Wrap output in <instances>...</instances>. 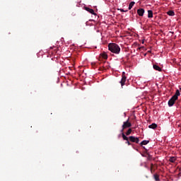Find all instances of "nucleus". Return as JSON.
I'll return each instance as SVG.
<instances>
[{
  "label": "nucleus",
  "mask_w": 181,
  "mask_h": 181,
  "mask_svg": "<svg viewBox=\"0 0 181 181\" xmlns=\"http://www.w3.org/2000/svg\"><path fill=\"white\" fill-rule=\"evenodd\" d=\"M167 15H169V16H175V11H169L167 12Z\"/></svg>",
  "instance_id": "nucleus-12"
},
{
  "label": "nucleus",
  "mask_w": 181,
  "mask_h": 181,
  "mask_svg": "<svg viewBox=\"0 0 181 181\" xmlns=\"http://www.w3.org/2000/svg\"><path fill=\"white\" fill-rule=\"evenodd\" d=\"M125 144H127V145H132V144H131V142H129V139H128V140H126V142H125Z\"/></svg>",
  "instance_id": "nucleus-20"
},
{
  "label": "nucleus",
  "mask_w": 181,
  "mask_h": 181,
  "mask_svg": "<svg viewBox=\"0 0 181 181\" xmlns=\"http://www.w3.org/2000/svg\"><path fill=\"white\" fill-rule=\"evenodd\" d=\"M134 5H135V1H132L129 4V10L131 11V9H132V6H134Z\"/></svg>",
  "instance_id": "nucleus-16"
},
{
  "label": "nucleus",
  "mask_w": 181,
  "mask_h": 181,
  "mask_svg": "<svg viewBox=\"0 0 181 181\" xmlns=\"http://www.w3.org/2000/svg\"><path fill=\"white\" fill-rule=\"evenodd\" d=\"M153 67L154 70H156L157 71H162V69L160 68V66L156 64H153Z\"/></svg>",
  "instance_id": "nucleus-10"
},
{
  "label": "nucleus",
  "mask_w": 181,
  "mask_h": 181,
  "mask_svg": "<svg viewBox=\"0 0 181 181\" xmlns=\"http://www.w3.org/2000/svg\"><path fill=\"white\" fill-rule=\"evenodd\" d=\"M102 57L103 59H105V60H107L108 59V56L107 55V54L104 53L102 54Z\"/></svg>",
  "instance_id": "nucleus-19"
},
{
  "label": "nucleus",
  "mask_w": 181,
  "mask_h": 181,
  "mask_svg": "<svg viewBox=\"0 0 181 181\" xmlns=\"http://www.w3.org/2000/svg\"><path fill=\"white\" fill-rule=\"evenodd\" d=\"M137 13H138L139 16H144V13H145V9L139 8L137 10Z\"/></svg>",
  "instance_id": "nucleus-6"
},
{
  "label": "nucleus",
  "mask_w": 181,
  "mask_h": 181,
  "mask_svg": "<svg viewBox=\"0 0 181 181\" xmlns=\"http://www.w3.org/2000/svg\"><path fill=\"white\" fill-rule=\"evenodd\" d=\"M180 91L181 92V88H180Z\"/></svg>",
  "instance_id": "nucleus-25"
},
{
  "label": "nucleus",
  "mask_w": 181,
  "mask_h": 181,
  "mask_svg": "<svg viewBox=\"0 0 181 181\" xmlns=\"http://www.w3.org/2000/svg\"><path fill=\"white\" fill-rule=\"evenodd\" d=\"M153 164L151 163V169H153Z\"/></svg>",
  "instance_id": "nucleus-23"
},
{
  "label": "nucleus",
  "mask_w": 181,
  "mask_h": 181,
  "mask_svg": "<svg viewBox=\"0 0 181 181\" xmlns=\"http://www.w3.org/2000/svg\"><path fill=\"white\" fill-rule=\"evenodd\" d=\"M151 159H152V156H148V160H151Z\"/></svg>",
  "instance_id": "nucleus-22"
},
{
  "label": "nucleus",
  "mask_w": 181,
  "mask_h": 181,
  "mask_svg": "<svg viewBox=\"0 0 181 181\" xmlns=\"http://www.w3.org/2000/svg\"><path fill=\"white\" fill-rule=\"evenodd\" d=\"M132 132V129H129L127 130V132H126V135L127 136H128V135H131V133Z\"/></svg>",
  "instance_id": "nucleus-18"
},
{
  "label": "nucleus",
  "mask_w": 181,
  "mask_h": 181,
  "mask_svg": "<svg viewBox=\"0 0 181 181\" xmlns=\"http://www.w3.org/2000/svg\"><path fill=\"white\" fill-rule=\"evenodd\" d=\"M108 49L110 52L115 53V54H119V52H121L119 45H117L116 43H110L108 45Z\"/></svg>",
  "instance_id": "nucleus-1"
},
{
  "label": "nucleus",
  "mask_w": 181,
  "mask_h": 181,
  "mask_svg": "<svg viewBox=\"0 0 181 181\" xmlns=\"http://www.w3.org/2000/svg\"><path fill=\"white\" fill-rule=\"evenodd\" d=\"M148 18H153V12L151 10L148 11Z\"/></svg>",
  "instance_id": "nucleus-11"
},
{
  "label": "nucleus",
  "mask_w": 181,
  "mask_h": 181,
  "mask_svg": "<svg viewBox=\"0 0 181 181\" xmlns=\"http://www.w3.org/2000/svg\"><path fill=\"white\" fill-rule=\"evenodd\" d=\"M126 81H127V76H125V72H123L122 75V79L119 81L122 88L124 87V86H125V82Z\"/></svg>",
  "instance_id": "nucleus-3"
},
{
  "label": "nucleus",
  "mask_w": 181,
  "mask_h": 181,
  "mask_svg": "<svg viewBox=\"0 0 181 181\" xmlns=\"http://www.w3.org/2000/svg\"><path fill=\"white\" fill-rule=\"evenodd\" d=\"M85 9H86V11H87V12H89V13H91L92 15H95V16L97 15V13H95L94 12V10L93 8H90L88 7H86Z\"/></svg>",
  "instance_id": "nucleus-7"
},
{
  "label": "nucleus",
  "mask_w": 181,
  "mask_h": 181,
  "mask_svg": "<svg viewBox=\"0 0 181 181\" xmlns=\"http://www.w3.org/2000/svg\"><path fill=\"white\" fill-rule=\"evenodd\" d=\"M179 95H180V90H179V89H177L175 94L173 97L177 100Z\"/></svg>",
  "instance_id": "nucleus-8"
},
{
  "label": "nucleus",
  "mask_w": 181,
  "mask_h": 181,
  "mask_svg": "<svg viewBox=\"0 0 181 181\" xmlns=\"http://www.w3.org/2000/svg\"><path fill=\"white\" fill-rule=\"evenodd\" d=\"M169 162H171V163H175L176 162V158L175 157H170L169 159Z\"/></svg>",
  "instance_id": "nucleus-14"
},
{
  "label": "nucleus",
  "mask_w": 181,
  "mask_h": 181,
  "mask_svg": "<svg viewBox=\"0 0 181 181\" xmlns=\"http://www.w3.org/2000/svg\"><path fill=\"white\" fill-rule=\"evenodd\" d=\"M177 100V99H175L174 96H173L169 100H168V107H173L175 105V103Z\"/></svg>",
  "instance_id": "nucleus-4"
},
{
  "label": "nucleus",
  "mask_w": 181,
  "mask_h": 181,
  "mask_svg": "<svg viewBox=\"0 0 181 181\" xmlns=\"http://www.w3.org/2000/svg\"><path fill=\"white\" fill-rule=\"evenodd\" d=\"M148 128L151 129H156V128H158V124L153 123L148 126Z\"/></svg>",
  "instance_id": "nucleus-9"
},
{
  "label": "nucleus",
  "mask_w": 181,
  "mask_h": 181,
  "mask_svg": "<svg viewBox=\"0 0 181 181\" xmlns=\"http://www.w3.org/2000/svg\"><path fill=\"white\" fill-rule=\"evenodd\" d=\"M153 177H154V180H155L156 181H160V179H159V175H158V174H154V175H153Z\"/></svg>",
  "instance_id": "nucleus-15"
},
{
  "label": "nucleus",
  "mask_w": 181,
  "mask_h": 181,
  "mask_svg": "<svg viewBox=\"0 0 181 181\" xmlns=\"http://www.w3.org/2000/svg\"><path fill=\"white\" fill-rule=\"evenodd\" d=\"M150 170H151V173H153V171L152 170V168H151Z\"/></svg>",
  "instance_id": "nucleus-24"
},
{
  "label": "nucleus",
  "mask_w": 181,
  "mask_h": 181,
  "mask_svg": "<svg viewBox=\"0 0 181 181\" xmlns=\"http://www.w3.org/2000/svg\"><path fill=\"white\" fill-rule=\"evenodd\" d=\"M130 142H134L135 144H139V138L131 136L129 137Z\"/></svg>",
  "instance_id": "nucleus-5"
},
{
  "label": "nucleus",
  "mask_w": 181,
  "mask_h": 181,
  "mask_svg": "<svg viewBox=\"0 0 181 181\" xmlns=\"http://www.w3.org/2000/svg\"><path fill=\"white\" fill-rule=\"evenodd\" d=\"M119 11H120V12H128V10L125 11V10H124L122 8H120Z\"/></svg>",
  "instance_id": "nucleus-21"
},
{
  "label": "nucleus",
  "mask_w": 181,
  "mask_h": 181,
  "mask_svg": "<svg viewBox=\"0 0 181 181\" xmlns=\"http://www.w3.org/2000/svg\"><path fill=\"white\" fill-rule=\"evenodd\" d=\"M122 136L124 141H128V139H129V138H128V137L125 135V134H124V132H122Z\"/></svg>",
  "instance_id": "nucleus-13"
},
{
  "label": "nucleus",
  "mask_w": 181,
  "mask_h": 181,
  "mask_svg": "<svg viewBox=\"0 0 181 181\" xmlns=\"http://www.w3.org/2000/svg\"><path fill=\"white\" fill-rule=\"evenodd\" d=\"M149 144V141L144 140L143 141L141 142L140 145H148Z\"/></svg>",
  "instance_id": "nucleus-17"
},
{
  "label": "nucleus",
  "mask_w": 181,
  "mask_h": 181,
  "mask_svg": "<svg viewBox=\"0 0 181 181\" xmlns=\"http://www.w3.org/2000/svg\"><path fill=\"white\" fill-rule=\"evenodd\" d=\"M131 127H132V124H131V122H129V119H127L126 122H123L121 132H124V129H127V128H131Z\"/></svg>",
  "instance_id": "nucleus-2"
}]
</instances>
